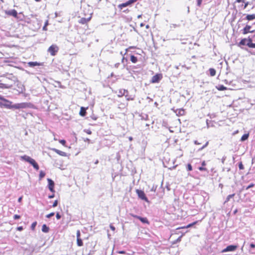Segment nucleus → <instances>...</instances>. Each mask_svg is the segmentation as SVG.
I'll return each instance as SVG.
<instances>
[{"label":"nucleus","mask_w":255,"mask_h":255,"mask_svg":"<svg viewBox=\"0 0 255 255\" xmlns=\"http://www.w3.org/2000/svg\"><path fill=\"white\" fill-rule=\"evenodd\" d=\"M254 184L253 183H251L250 184L249 186H248L246 188V190H248L249 189L252 188V187H253L254 186Z\"/></svg>","instance_id":"obj_33"},{"label":"nucleus","mask_w":255,"mask_h":255,"mask_svg":"<svg viewBox=\"0 0 255 255\" xmlns=\"http://www.w3.org/2000/svg\"><path fill=\"white\" fill-rule=\"evenodd\" d=\"M37 225V222H33L31 225V229L32 230L34 231L35 230V227Z\"/></svg>","instance_id":"obj_28"},{"label":"nucleus","mask_w":255,"mask_h":255,"mask_svg":"<svg viewBox=\"0 0 255 255\" xmlns=\"http://www.w3.org/2000/svg\"><path fill=\"white\" fill-rule=\"evenodd\" d=\"M194 224V223H193V224ZM192 225H193V224H189V225L187 226V227H191Z\"/></svg>","instance_id":"obj_63"},{"label":"nucleus","mask_w":255,"mask_h":255,"mask_svg":"<svg viewBox=\"0 0 255 255\" xmlns=\"http://www.w3.org/2000/svg\"><path fill=\"white\" fill-rule=\"evenodd\" d=\"M128 139L130 141H131L132 140V137L131 136H130L129 137Z\"/></svg>","instance_id":"obj_64"},{"label":"nucleus","mask_w":255,"mask_h":255,"mask_svg":"<svg viewBox=\"0 0 255 255\" xmlns=\"http://www.w3.org/2000/svg\"><path fill=\"white\" fill-rule=\"evenodd\" d=\"M119 65H120V63H117L115 64L114 66L115 68H118L119 67Z\"/></svg>","instance_id":"obj_54"},{"label":"nucleus","mask_w":255,"mask_h":255,"mask_svg":"<svg viewBox=\"0 0 255 255\" xmlns=\"http://www.w3.org/2000/svg\"><path fill=\"white\" fill-rule=\"evenodd\" d=\"M55 151L57 152L58 153L60 154V155H63L62 153H63V152L62 151H59L57 149H55Z\"/></svg>","instance_id":"obj_50"},{"label":"nucleus","mask_w":255,"mask_h":255,"mask_svg":"<svg viewBox=\"0 0 255 255\" xmlns=\"http://www.w3.org/2000/svg\"><path fill=\"white\" fill-rule=\"evenodd\" d=\"M245 242H244V244L242 246V247L241 248V250L243 251V248H244V245L245 244Z\"/></svg>","instance_id":"obj_60"},{"label":"nucleus","mask_w":255,"mask_h":255,"mask_svg":"<svg viewBox=\"0 0 255 255\" xmlns=\"http://www.w3.org/2000/svg\"><path fill=\"white\" fill-rule=\"evenodd\" d=\"M84 140L85 142H89L90 141V139L88 138H84Z\"/></svg>","instance_id":"obj_51"},{"label":"nucleus","mask_w":255,"mask_h":255,"mask_svg":"<svg viewBox=\"0 0 255 255\" xmlns=\"http://www.w3.org/2000/svg\"><path fill=\"white\" fill-rule=\"evenodd\" d=\"M194 143H195V144H200V143L198 142L197 140H195V141H194Z\"/></svg>","instance_id":"obj_56"},{"label":"nucleus","mask_w":255,"mask_h":255,"mask_svg":"<svg viewBox=\"0 0 255 255\" xmlns=\"http://www.w3.org/2000/svg\"><path fill=\"white\" fill-rule=\"evenodd\" d=\"M239 168L240 170H243L244 169V165L242 163V162H240L239 163Z\"/></svg>","instance_id":"obj_30"},{"label":"nucleus","mask_w":255,"mask_h":255,"mask_svg":"<svg viewBox=\"0 0 255 255\" xmlns=\"http://www.w3.org/2000/svg\"><path fill=\"white\" fill-rule=\"evenodd\" d=\"M235 193L228 195L227 196V197L226 198V200L224 202V204L229 202L230 201V199L234 197L235 196Z\"/></svg>","instance_id":"obj_20"},{"label":"nucleus","mask_w":255,"mask_h":255,"mask_svg":"<svg viewBox=\"0 0 255 255\" xmlns=\"http://www.w3.org/2000/svg\"><path fill=\"white\" fill-rule=\"evenodd\" d=\"M248 4H249L248 2L245 3V5H244V8H246L247 7V6H248Z\"/></svg>","instance_id":"obj_57"},{"label":"nucleus","mask_w":255,"mask_h":255,"mask_svg":"<svg viewBox=\"0 0 255 255\" xmlns=\"http://www.w3.org/2000/svg\"><path fill=\"white\" fill-rule=\"evenodd\" d=\"M13 218L15 220L19 219L20 218V216L18 215H14L13 216Z\"/></svg>","instance_id":"obj_36"},{"label":"nucleus","mask_w":255,"mask_h":255,"mask_svg":"<svg viewBox=\"0 0 255 255\" xmlns=\"http://www.w3.org/2000/svg\"><path fill=\"white\" fill-rule=\"evenodd\" d=\"M86 109L84 107H81L79 113L80 116L84 117L86 115Z\"/></svg>","instance_id":"obj_13"},{"label":"nucleus","mask_w":255,"mask_h":255,"mask_svg":"<svg viewBox=\"0 0 255 255\" xmlns=\"http://www.w3.org/2000/svg\"><path fill=\"white\" fill-rule=\"evenodd\" d=\"M49 228L45 225H43L42 227V231L44 233H47L49 231Z\"/></svg>","instance_id":"obj_19"},{"label":"nucleus","mask_w":255,"mask_h":255,"mask_svg":"<svg viewBox=\"0 0 255 255\" xmlns=\"http://www.w3.org/2000/svg\"><path fill=\"white\" fill-rule=\"evenodd\" d=\"M21 158L31 164L33 166L34 168L36 170H38L39 169L38 164L33 158L26 155L21 156Z\"/></svg>","instance_id":"obj_2"},{"label":"nucleus","mask_w":255,"mask_h":255,"mask_svg":"<svg viewBox=\"0 0 255 255\" xmlns=\"http://www.w3.org/2000/svg\"><path fill=\"white\" fill-rule=\"evenodd\" d=\"M236 2L240 3V2H245V0H236Z\"/></svg>","instance_id":"obj_49"},{"label":"nucleus","mask_w":255,"mask_h":255,"mask_svg":"<svg viewBox=\"0 0 255 255\" xmlns=\"http://www.w3.org/2000/svg\"><path fill=\"white\" fill-rule=\"evenodd\" d=\"M57 203H58L57 201V200L55 201L54 202L52 206L53 207H56L57 205Z\"/></svg>","instance_id":"obj_44"},{"label":"nucleus","mask_w":255,"mask_h":255,"mask_svg":"<svg viewBox=\"0 0 255 255\" xmlns=\"http://www.w3.org/2000/svg\"><path fill=\"white\" fill-rule=\"evenodd\" d=\"M129 5L128 4V1H126V2L125 3H121V4H120L119 5H118V7L122 9H123L124 7H126V6H129Z\"/></svg>","instance_id":"obj_15"},{"label":"nucleus","mask_w":255,"mask_h":255,"mask_svg":"<svg viewBox=\"0 0 255 255\" xmlns=\"http://www.w3.org/2000/svg\"><path fill=\"white\" fill-rule=\"evenodd\" d=\"M54 213L52 212V213H51L48 215H46V217L48 218H50L52 216H53L54 215Z\"/></svg>","instance_id":"obj_34"},{"label":"nucleus","mask_w":255,"mask_h":255,"mask_svg":"<svg viewBox=\"0 0 255 255\" xmlns=\"http://www.w3.org/2000/svg\"><path fill=\"white\" fill-rule=\"evenodd\" d=\"M22 198V197H19V198H18V202H20L21 201Z\"/></svg>","instance_id":"obj_59"},{"label":"nucleus","mask_w":255,"mask_h":255,"mask_svg":"<svg viewBox=\"0 0 255 255\" xmlns=\"http://www.w3.org/2000/svg\"><path fill=\"white\" fill-rule=\"evenodd\" d=\"M255 19V14H247L245 19L251 21Z\"/></svg>","instance_id":"obj_12"},{"label":"nucleus","mask_w":255,"mask_h":255,"mask_svg":"<svg viewBox=\"0 0 255 255\" xmlns=\"http://www.w3.org/2000/svg\"><path fill=\"white\" fill-rule=\"evenodd\" d=\"M28 65L30 67H34L36 66H39L40 64L37 62H29L28 63Z\"/></svg>","instance_id":"obj_16"},{"label":"nucleus","mask_w":255,"mask_h":255,"mask_svg":"<svg viewBox=\"0 0 255 255\" xmlns=\"http://www.w3.org/2000/svg\"><path fill=\"white\" fill-rule=\"evenodd\" d=\"M0 100H2L3 101L9 102V101L5 99H4L3 97L0 96Z\"/></svg>","instance_id":"obj_46"},{"label":"nucleus","mask_w":255,"mask_h":255,"mask_svg":"<svg viewBox=\"0 0 255 255\" xmlns=\"http://www.w3.org/2000/svg\"><path fill=\"white\" fill-rule=\"evenodd\" d=\"M208 143H209V142L207 141L206 143L202 147H201L199 149V150H201L203 149L204 148H205L206 146H207V145H208Z\"/></svg>","instance_id":"obj_32"},{"label":"nucleus","mask_w":255,"mask_h":255,"mask_svg":"<svg viewBox=\"0 0 255 255\" xmlns=\"http://www.w3.org/2000/svg\"><path fill=\"white\" fill-rule=\"evenodd\" d=\"M250 247L252 248H255V244H254V243H252V244H250Z\"/></svg>","instance_id":"obj_52"},{"label":"nucleus","mask_w":255,"mask_h":255,"mask_svg":"<svg viewBox=\"0 0 255 255\" xmlns=\"http://www.w3.org/2000/svg\"><path fill=\"white\" fill-rule=\"evenodd\" d=\"M226 159V156H224L223 157V158L222 159V163H223V164L224 163V162H225Z\"/></svg>","instance_id":"obj_48"},{"label":"nucleus","mask_w":255,"mask_h":255,"mask_svg":"<svg viewBox=\"0 0 255 255\" xmlns=\"http://www.w3.org/2000/svg\"><path fill=\"white\" fill-rule=\"evenodd\" d=\"M16 80V77L12 74H7L0 80V88L8 89L12 87L13 84Z\"/></svg>","instance_id":"obj_1"},{"label":"nucleus","mask_w":255,"mask_h":255,"mask_svg":"<svg viewBox=\"0 0 255 255\" xmlns=\"http://www.w3.org/2000/svg\"><path fill=\"white\" fill-rule=\"evenodd\" d=\"M54 197V195L49 196V198H52Z\"/></svg>","instance_id":"obj_62"},{"label":"nucleus","mask_w":255,"mask_h":255,"mask_svg":"<svg viewBox=\"0 0 255 255\" xmlns=\"http://www.w3.org/2000/svg\"><path fill=\"white\" fill-rule=\"evenodd\" d=\"M172 26H171V27H173V28H176V27H179L180 26V25L178 24V25H177V24H172Z\"/></svg>","instance_id":"obj_42"},{"label":"nucleus","mask_w":255,"mask_h":255,"mask_svg":"<svg viewBox=\"0 0 255 255\" xmlns=\"http://www.w3.org/2000/svg\"><path fill=\"white\" fill-rule=\"evenodd\" d=\"M202 1V0H197V5L200 6V5L201 4Z\"/></svg>","instance_id":"obj_43"},{"label":"nucleus","mask_w":255,"mask_h":255,"mask_svg":"<svg viewBox=\"0 0 255 255\" xmlns=\"http://www.w3.org/2000/svg\"><path fill=\"white\" fill-rule=\"evenodd\" d=\"M110 229H111L112 231H115V230H116L115 227L113 225H112V224H110Z\"/></svg>","instance_id":"obj_37"},{"label":"nucleus","mask_w":255,"mask_h":255,"mask_svg":"<svg viewBox=\"0 0 255 255\" xmlns=\"http://www.w3.org/2000/svg\"><path fill=\"white\" fill-rule=\"evenodd\" d=\"M130 215L132 217H134V218H136V219H138V218H139V217H140V216H137V215H134V214H130Z\"/></svg>","instance_id":"obj_41"},{"label":"nucleus","mask_w":255,"mask_h":255,"mask_svg":"<svg viewBox=\"0 0 255 255\" xmlns=\"http://www.w3.org/2000/svg\"><path fill=\"white\" fill-rule=\"evenodd\" d=\"M209 72L211 76H214L216 75V71L214 68H210Z\"/></svg>","instance_id":"obj_23"},{"label":"nucleus","mask_w":255,"mask_h":255,"mask_svg":"<svg viewBox=\"0 0 255 255\" xmlns=\"http://www.w3.org/2000/svg\"><path fill=\"white\" fill-rule=\"evenodd\" d=\"M48 24V20H47L45 22L44 25H46L47 26Z\"/></svg>","instance_id":"obj_61"},{"label":"nucleus","mask_w":255,"mask_h":255,"mask_svg":"<svg viewBox=\"0 0 255 255\" xmlns=\"http://www.w3.org/2000/svg\"><path fill=\"white\" fill-rule=\"evenodd\" d=\"M247 38H244L242 39L241 41L239 43V46L240 45H247Z\"/></svg>","instance_id":"obj_14"},{"label":"nucleus","mask_w":255,"mask_h":255,"mask_svg":"<svg viewBox=\"0 0 255 255\" xmlns=\"http://www.w3.org/2000/svg\"><path fill=\"white\" fill-rule=\"evenodd\" d=\"M43 30H47V26L46 25H44L43 27Z\"/></svg>","instance_id":"obj_58"},{"label":"nucleus","mask_w":255,"mask_h":255,"mask_svg":"<svg viewBox=\"0 0 255 255\" xmlns=\"http://www.w3.org/2000/svg\"><path fill=\"white\" fill-rule=\"evenodd\" d=\"M91 16H90L88 18L82 17L79 19L78 22L80 23L84 24L87 23L91 19Z\"/></svg>","instance_id":"obj_10"},{"label":"nucleus","mask_w":255,"mask_h":255,"mask_svg":"<svg viewBox=\"0 0 255 255\" xmlns=\"http://www.w3.org/2000/svg\"><path fill=\"white\" fill-rule=\"evenodd\" d=\"M218 89L220 91H224L225 90L227 89V88L223 85H219Z\"/></svg>","instance_id":"obj_27"},{"label":"nucleus","mask_w":255,"mask_h":255,"mask_svg":"<svg viewBox=\"0 0 255 255\" xmlns=\"http://www.w3.org/2000/svg\"><path fill=\"white\" fill-rule=\"evenodd\" d=\"M119 93L120 94H121V95H125L126 97H127L128 96V95H125L126 93L127 94H128V90H125V89H123V90H120V91H119Z\"/></svg>","instance_id":"obj_21"},{"label":"nucleus","mask_w":255,"mask_h":255,"mask_svg":"<svg viewBox=\"0 0 255 255\" xmlns=\"http://www.w3.org/2000/svg\"><path fill=\"white\" fill-rule=\"evenodd\" d=\"M161 79L160 74H156L153 76L151 79V82L153 83H158Z\"/></svg>","instance_id":"obj_9"},{"label":"nucleus","mask_w":255,"mask_h":255,"mask_svg":"<svg viewBox=\"0 0 255 255\" xmlns=\"http://www.w3.org/2000/svg\"><path fill=\"white\" fill-rule=\"evenodd\" d=\"M56 218L57 219H59L61 218V216L59 213L56 214Z\"/></svg>","instance_id":"obj_53"},{"label":"nucleus","mask_w":255,"mask_h":255,"mask_svg":"<svg viewBox=\"0 0 255 255\" xmlns=\"http://www.w3.org/2000/svg\"><path fill=\"white\" fill-rule=\"evenodd\" d=\"M248 41H247V43H252V39L251 38H250V37H248V38L247 39Z\"/></svg>","instance_id":"obj_38"},{"label":"nucleus","mask_w":255,"mask_h":255,"mask_svg":"<svg viewBox=\"0 0 255 255\" xmlns=\"http://www.w3.org/2000/svg\"><path fill=\"white\" fill-rule=\"evenodd\" d=\"M13 108L15 109H22L26 108V104L25 103H20L14 105L12 106Z\"/></svg>","instance_id":"obj_11"},{"label":"nucleus","mask_w":255,"mask_h":255,"mask_svg":"<svg viewBox=\"0 0 255 255\" xmlns=\"http://www.w3.org/2000/svg\"><path fill=\"white\" fill-rule=\"evenodd\" d=\"M95 251L94 250H90L87 255H93Z\"/></svg>","instance_id":"obj_39"},{"label":"nucleus","mask_w":255,"mask_h":255,"mask_svg":"<svg viewBox=\"0 0 255 255\" xmlns=\"http://www.w3.org/2000/svg\"><path fill=\"white\" fill-rule=\"evenodd\" d=\"M58 51V47L56 45H52L48 49V51L52 56L55 55Z\"/></svg>","instance_id":"obj_3"},{"label":"nucleus","mask_w":255,"mask_h":255,"mask_svg":"<svg viewBox=\"0 0 255 255\" xmlns=\"http://www.w3.org/2000/svg\"><path fill=\"white\" fill-rule=\"evenodd\" d=\"M249 133H246V134H244L241 137V141H245L246 140L248 139V138H249Z\"/></svg>","instance_id":"obj_17"},{"label":"nucleus","mask_w":255,"mask_h":255,"mask_svg":"<svg viewBox=\"0 0 255 255\" xmlns=\"http://www.w3.org/2000/svg\"><path fill=\"white\" fill-rule=\"evenodd\" d=\"M136 192L137 194L138 197L141 199L146 202L148 201L147 198L146 197L145 194L143 191L137 189Z\"/></svg>","instance_id":"obj_4"},{"label":"nucleus","mask_w":255,"mask_h":255,"mask_svg":"<svg viewBox=\"0 0 255 255\" xmlns=\"http://www.w3.org/2000/svg\"><path fill=\"white\" fill-rule=\"evenodd\" d=\"M48 182V188L49 189L51 192H54V182L51 179L48 178L47 179Z\"/></svg>","instance_id":"obj_8"},{"label":"nucleus","mask_w":255,"mask_h":255,"mask_svg":"<svg viewBox=\"0 0 255 255\" xmlns=\"http://www.w3.org/2000/svg\"><path fill=\"white\" fill-rule=\"evenodd\" d=\"M16 230L18 231H21L23 230V227L22 226H19L16 228Z\"/></svg>","instance_id":"obj_40"},{"label":"nucleus","mask_w":255,"mask_h":255,"mask_svg":"<svg viewBox=\"0 0 255 255\" xmlns=\"http://www.w3.org/2000/svg\"><path fill=\"white\" fill-rule=\"evenodd\" d=\"M45 176V173L43 171L41 170L39 172V180L42 179Z\"/></svg>","instance_id":"obj_25"},{"label":"nucleus","mask_w":255,"mask_h":255,"mask_svg":"<svg viewBox=\"0 0 255 255\" xmlns=\"http://www.w3.org/2000/svg\"><path fill=\"white\" fill-rule=\"evenodd\" d=\"M77 239L80 238V232L79 230H78L76 233Z\"/></svg>","instance_id":"obj_35"},{"label":"nucleus","mask_w":255,"mask_h":255,"mask_svg":"<svg viewBox=\"0 0 255 255\" xmlns=\"http://www.w3.org/2000/svg\"><path fill=\"white\" fill-rule=\"evenodd\" d=\"M77 245L79 247L83 246V241L81 238L77 239Z\"/></svg>","instance_id":"obj_26"},{"label":"nucleus","mask_w":255,"mask_h":255,"mask_svg":"<svg viewBox=\"0 0 255 255\" xmlns=\"http://www.w3.org/2000/svg\"><path fill=\"white\" fill-rule=\"evenodd\" d=\"M247 45L250 48H255V43H251L249 44L247 43Z\"/></svg>","instance_id":"obj_29"},{"label":"nucleus","mask_w":255,"mask_h":255,"mask_svg":"<svg viewBox=\"0 0 255 255\" xmlns=\"http://www.w3.org/2000/svg\"><path fill=\"white\" fill-rule=\"evenodd\" d=\"M125 253L126 252L124 251H121L119 252V253L120 254H125Z\"/></svg>","instance_id":"obj_55"},{"label":"nucleus","mask_w":255,"mask_h":255,"mask_svg":"<svg viewBox=\"0 0 255 255\" xmlns=\"http://www.w3.org/2000/svg\"><path fill=\"white\" fill-rule=\"evenodd\" d=\"M205 165H206V163H205V161H204L202 162V166L199 167V168H198L199 170L200 171H206L207 169L205 167H203V166H205Z\"/></svg>","instance_id":"obj_22"},{"label":"nucleus","mask_w":255,"mask_h":255,"mask_svg":"<svg viewBox=\"0 0 255 255\" xmlns=\"http://www.w3.org/2000/svg\"><path fill=\"white\" fill-rule=\"evenodd\" d=\"M5 13L7 15L12 16L15 18L17 17V12L15 9L5 10Z\"/></svg>","instance_id":"obj_7"},{"label":"nucleus","mask_w":255,"mask_h":255,"mask_svg":"<svg viewBox=\"0 0 255 255\" xmlns=\"http://www.w3.org/2000/svg\"><path fill=\"white\" fill-rule=\"evenodd\" d=\"M184 113V110H179V112H178V114H180L181 115H183Z\"/></svg>","instance_id":"obj_45"},{"label":"nucleus","mask_w":255,"mask_h":255,"mask_svg":"<svg viewBox=\"0 0 255 255\" xmlns=\"http://www.w3.org/2000/svg\"><path fill=\"white\" fill-rule=\"evenodd\" d=\"M138 220H139L143 223L149 224L148 220L146 218L139 217V218H138Z\"/></svg>","instance_id":"obj_18"},{"label":"nucleus","mask_w":255,"mask_h":255,"mask_svg":"<svg viewBox=\"0 0 255 255\" xmlns=\"http://www.w3.org/2000/svg\"><path fill=\"white\" fill-rule=\"evenodd\" d=\"M187 169L188 171H191L192 170V165L190 164H188Z\"/></svg>","instance_id":"obj_31"},{"label":"nucleus","mask_w":255,"mask_h":255,"mask_svg":"<svg viewBox=\"0 0 255 255\" xmlns=\"http://www.w3.org/2000/svg\"><path fill=\"white\" fill-rule=\"evenodd\" d=\"M252 26L250 25H247L242 30L243 34H246L248 33H254L255 30H251Z\"/></svg>","instance_id":"obj_6"},{"label":"nucleus","mask_w":255,"mask_h":255,"mask_svg":"<svg viewBox=\"0 0 255 255\" xmlns=\"http://www.w3.org/2000/svg\"><path fill=\"white\" fill-rule=\"evenodd\" d=\"M130 60H131V61L132 63H135L137 61V57H135V56L131 55V56H130Z\"/></svg>","instance_id":"obj_24"},{"label":"nucleus","mask_w":255,"mask_h":255,"mask_svg":"<svg viewBox=\"0 0 255 255\" xmlns=\"http://www.w3.org/2000/svg\"><path fill=\"white\" fill-rule=\"evenodd\" d=\"M85 131H86L89 134H91L92 133V131L89 129L85 130Z\"/></svg>","instance_id":"obj_47"},{"label":"nucleus","mask_w":255,"mask_h":255,"mask_svg":"<svg viewBox=\"0 0 255 255\" xmlns=\"http://www.w3.org/2000/svg\"><path fill=\"white\" fill-rule=\"evenodd\" d=\"M238 248L237 245H229L227 246L225 249L222 250V253H226L227 252H233L235 251Z\"/></svg>","instance_id":"obj_5"}]
</instances>
